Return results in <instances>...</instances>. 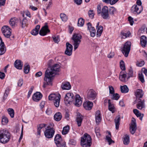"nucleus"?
Masks as SVG:
<instances>
[{
    "instance_id": "1",
    "label": "nucleus",
    "mask_w": 147,
    "mask_h": 147,
    "mask_svg": "<svg viewBox=\"0 0 147 147\" xmlns=\"http://www.w3.org/2000/svg\"><path fill=\"white\" fill-rule=\"evenodd\" d=\"M60 65L57 64H55L51 68L50 70H47L45 71V80H48L50 81V79L48 78H50V77L53 78L57 74V72L59 71Z\"/></svg>"
},
{
    "instance_id": "2",
    "label": "nucleus",
    "mask_w": 147,
    "mask_h": 147,
    "mask_svg": "<svg viewBox=\"0 0 147 147\" xmlns=\"http://www.w3.org/2000/svg\"><path fill=\"white\" fill-rule=\"evenodd\" d=\"M90 136L86 133L81 138V145L83 147H90L92 144Z\"/></svg>"
},
{
    "instance_id": "3",
    "label": "nucleus",
    "mask_w": 147,
    "mask_h": 147,
    "mask_svg": "<svg viewBox=\"0 0 147 147\" xmlns=\"http://www.w3.org/2000/svg\"><path fill=\"white\" fill-rule=\"evenodd\" d=\"M10 137V134L7 130L3 129L0 131V142L1 143H7L9 140Z\"/></svg>"
},
{
    "instance_id": "4",
    "label": "nucleus",
    "mask_w": 147,
    "mask_h": 147,
    "mask_svg": "<svg viewBox=\"0 0 147 147\" xmlns=\"http://www.w3.org/2000/svg\"><path fill=\"white\" fill-rule=\"evenodd\" d=\"M82 36L79 34H74L71 38L73 41V45L74 46V50H76L78 47L81 42V39Z\"/></svg>"
},
{
    "instance_id": "5",
    "label": "nucleus",
    "mask_w": 147,
    "mask_h": 147,
    "mask_svg": "<svg viewBox=\"0 0 147 147\" xmlns=\"http://www.w3.org/2000/svg\"><path fill=\"white\" fill-rule=\"evenodd\" d=\"M61 95L60 94H51L48 97L49 100H53L55 106L58 107L59 105Z\"/></svg>"
},
{
    "instance_id": "6",
    "label": "nucleus",
    "mask_w": 147,
    "mask_h": 147,
    "mask_svg": "<svg viewBox=\"0 0 147 147\" xmlns=\"http://www.w3.org/2000/svg\"><path fill=\"white\" fill-rule=\"evenodd\" d=\"M50 125L48 126L45 131L44 132L45 136L46 138H52L55 133V130L53 128L54 125L53 124H50Z\"/></svg>"
},
{
    "instance_id": "7",
    "label": "nucleus",
    "mask_w": 147,
    "mask_h": 147,
    "mask_svg": "<svg viewBox=\"0 0 147 147\" xmlns=\"http://www.w3.org/2000/svg\"><path fill=\"white\" fill-rule=\"evenodd\" d=\"M75 96L72 93H68L66 94L64 98V101L65 104L68 106L74 101Z\"/></svg>"
},
{
    "instance_id": "8",
    "label": "nucleus",
    "mask_w": 147,
    "mask_h": 147,
    "mask_svg": "<svg viewBox=\"0 0 147 147\" xmlns=\"http://www.w3.org/2000/svg\"><path fill=\"white\" fill-rule=\"evenodd\" d=\"M131 43L130 42H126L124 44L121 51L124 56L127 57L130 50Z\"/></svg>"
},
{
    "instance_id": "9",
    "label": "nucleus",
    "mask_w": 147,
    "mask_h": 147,
    "mask_svg": "<svg viewBox=\"0 0 147 147\" xmlns=\"http://www.w3.org/2000/svg\"><path fill=\"white\" fill-rule=\"evenodd\" d=\"M55 143L58 147H65V143L62 141L61 136L57 134L55 136L54 139Z\"/></svg>"
},
{
    "instance_id": "10",
    "label": "nucleus",
    "mask_w": 147,
    "mask_h": 147,
    "mask_svg": "<svg viewBox=\"0 0 147 147\" xmlns=\"http://www.w3.org/2000/svg\"><path fill=\"white\" fill-rule=\"evenodd\" d=\"M109 10L108 7L106 6L103 7L102 9L101 16L104 19H108L109 18Z\"/></svg>"
},
{
    "instance_id": "11",
    "label": "nucleus",
    "mask_w": 147,
    "mask_h": 147,
    "mask_svg": "<svg viewBox=\"0 0 147 147\" xmlns=\"http://www.w3.org/2000/svg\"><path fill=\"white\" fill-rule=\"evenodd\" d=\"M143 10L142 6H138L137 5H134L131 8V12L134 13H140Z\"/></svg>"
},
{
    "instance_id": "12",
    "label": "nucleus",
    "mask_w": 147,
    "mask_h": 147,
    "mask_svg": "<svg viewBox=\"0 0 147 147\" xmlns=\"http://www.w3.org/2000/svg\"><path fill=\"white\" fill-rule=\"evenodd\" d=\"M66 49L65 52V53L66 55L70 56L72 53L73 46L69 42H67L66 44Z\"/></svg>"
},
{
    "instance_id": "13",
    "label": "nucleus",
    "mask_w": 147,
    "mask_h": 147,
    "mask_svg": "<svg viewBox=\"0 0 147 147\" xmlns=\"http://www.w3.org/2000/svg\"><path fill=\"white\" fill-rule=\"evenodd\" d=\"M96 96L95 92L93 89H90L87 90V97L89 100H94Z\"/></svg>"
},
{
    "instance_id": "14",
    "label": "nucleus",
    "mask_w": 147,
    "mask_h": 147,
    "mask_svg": "<svg viewBox=\"0 0 147 147\" xmlns=\"http://www.w3.org/2000/svg\"><path fill=\"white\" fill-rule=\"evenodd\" d=\"M137 129V126L136 122L135 119L134 118H132L131 123L130 127V130L131 133L132 134H134Z\"/></svg>"
},
{
    "instance_id": "15",
    "label": "nucleus",
    "mask_w": 147,
    "mask_h": 147,
    "mask_svg": "<svg viewBox=\"0 0 147 147\" xmlns=\"http://www.w3.org/2000/svg\"><path fill=\"white\" fill-rule=\"evenodd\" d=\"M45 24L46 25L42 27L40 31L39 34L41 36H45L50 32V30L48 28L47 23H46Z\"/></svg>"
},
{
    "instance_id": "16",
    "label": "nucleus",
    "mask_w": 147,
    "mask_h": 147,
    "mask_svg": "<svg viewBox=\"0 0 147 147\" xmlns=\"http://www.w3.org/2000/svg\"><path fill=\"white\" fill-rule=\"evenodd\" d=\"M93 103L92 102L89 101L84 102L83 106L84 108L87 110H90L93 106Z\"/></svg>"
},
{
    "instance_id": "17",
    "label": "nucleus",
    "mask_w": 147,
    "mask_h": 147,
    "mask_svg": "<svg viewBox=\"0 0 147 147\" xmlns=\"http://www.w3.org/2000/svg\"><path fill=\"white\" fill-rule=\"evenodd\" d=\"M88 26V29L89 30L90 34L91 36L94 37L96 34V30L92 26V25L90 22H88L87 24Z\"/></svg>"
},
{
    "instance_id": "18",
    "label": "nucleus",
    "mask_w": 147,
    "mask_h": 147,
    "mask_svg": "<svg viewBox=\"0 0 147 147\" xmlns=\"http://www.w3.org/2000/svg\"><path fill=\"white\" fill-rule=\"evenodd\" d=\"M74 102V103L76 106L79 107L81 105L82 100L79 95L77 94L75 96V100Z\"/></svg>"
},
{
    "instance_id": "19",
    "label": "nucleus",
    "mask_w": 147,
    "mask_h": 147,
    "mask_svg": "<svg viewBox=\"0 0 147 147\" xmlns=\"http://www.w3.org/2000/svg\"><path fill=\"white\" fill-rule=\"evenodd\" d=\"M61 87L63 90H69L71 89V86L69 82H65L62 83Z\"/></svg>"
},
{
    "instance_id": "20",
    "label": "nucleus",
    "mask_w": 147,
    "mask_h": 147,
    "mask_svg": "<svg viewBox=\"0 0 147 147\" xmlns=\"http://www.w3.org/2000/svg\"><path fill=\"white\" fill-rule=\"evenodd\" d=\"M42 97L41 93L39 92H36L34 93L32 96V99L35 101L38 102L40 100Z\"/></svg>"
},
{
    "instance_id": "21",
    "label": "nucleus",
    "mask_w": 147,
    "mask_h": 147,
    "mask_svg": "<svg viewBox=\"0 0 147 147\" xmlns=\"http://www.w3.org/2000/svg\"><path fill=\"white\" fill-rule=\"evenodd\" d=\"M138 100V103L136 105L137 108L140 110H142L143 108H144L145 107L144 100H142L141 99H139Z\"/></svg>"
},
{
    "instance_id": "22",
    "label": "nucleus",
    "mask_w": 147,
    "mask_h": 147,
    "mask_svg": "<svg viewBox=\"0 0 147 147\" xmlns=\"http://www.w3.org/2000/svg\"><path fill=\"white\" fill-rule=\"evenodd\" d=\"M20 25L22 28L25 27L27 26L28 25V21L27 19L25 18L23 19L22 20L20 19L19 20Z\"/></svg>"
},
{
    "instance_id": "23",
    "label": "nucleus",
    "mask_w": 147,
    "mask_h": 147,
    "mask_svg": "<svg viewBox=\"0 0 147 147\" xmlns=\"http://www.w3.org/2000/svg\"><path fill=\"white\" fill-rule=\"evenodd\" d=\"M127 74L121 72L120 74L119 78L120 80L123 82H126L129 79H127Z\"/></svg>"
},
{
    "instance_id": "24",
    "label": "nucleus",
    "mask_w": 147,
    "mask_h": 147,
    "mask_svg": "<svg viewBox=\"0 0 147 147\" xmlns=\"http://www.w3.org/2000/svg\"><path fill=\"white\" fill-rule=\"evenodd\" d=\"M83 119V116L80 113H78L76 119V121L77 122L78 126L80 127L81 125Z\"/></svg>"
},
{
    "instance_id": "25",
    "label": "nucleus",
    "mask_w": 147,
    "mask_h": 147,
    "mask_svg": "<svg viewBox=\"0 0 147 147\" xmlns=\"http://www.w3.org/2000/svg\"><path fill=\"white\" fill-rule=\"evenodd\" d=\"M135 96L137 98H142L144 94V92L142 89H138L136 90L135 92Z\"/></svg>"
},
{
    "instance_id": "26",
    "label": "nucleus",
    "mask_w": 147,
    "mask_h": 147,
    "mask_svg": "<svg viewBox=\"0 0 147 147\" xmlns=\"http://www.w3.org/2000/svg\"><path fill=\"white\" fill-rule=\"evenodd\" d=\"M101 114L100 111H97L96 112L95 114L96 121L97 124H98L100 122L101 120Z\"/></svg>"
},
{
    "instance_id": "27",
    "label": "nucleus",
    "mask_w": 147,
    "mask_h": 147,
    "mask_svg": "<svg viewBox=\"0 0 147 147\" xmlns=\"http://www.w3.org/2000/svg\"><path fill=\"white\" fill-rule=\"evenodd\" d=\"M147 42V38L144 36H142L140 38V43L142 46L145 47Z\"/></svg>"
},
{
    "instance_id": "28",
    "label": "nucleus",
    "mask_w": 147,
    "mask_h": 147,
    "mask_svg": "<svg viewBox=\"0 0 147 147\" xmlns=\"http://www.w3.org/2000/svg\"><path fill=\"white\" fill-rule=\"evenodd\" d=\"M15 67L17 69H21L22 67L23 64L21 60H16L14 63Z\"/></svg>"
},
{
    "instance_id": "29",
    "label": "nucleus",
    "mask_w": 147,
    "mask_h": 147,
    "mask_svg": "<svg viewBox=\"0 0 147 147\" xmlns=\"http://www.w3.org/2000/svg\"><path fill=\"white\" fill-rule=\"evenodd\" d=\"M121 120V117L120 115L117 116L114 119L115 123V128L116 129H118L120 125V121Z\"/></svg>"
},
{
    "instance_id": "30",
    "label": "nucleus",
    "mask_w": 147,
    "mask_h": 147,
    "mask_svg": "<svg viewBox=\"0 0 147 147\" xmlns=\"http://www.w3.org/2000/svg\"><path fill=\"white\" fill-rule=\"evenodd\" d=\"M48 78L50 79V81L49 80H45V77L44 78V81H45V82L43 83V85L42 86L44 88H45L46 87V86L47 85H52V80L53 79V78H52L51 77H50V78Z\"/></svg>"
},
{
    "instance_id": "31",
    "label": "nucleus",
    "mask_w": 147,
    "mask_h": 147,
    "mask_svg": "<svg viewBox=\"0 0 147 147\" xmlns=\"http://www.w3.org/2000/svg\"><path fill=\"white\" fill-rule=\"evenodd\" d=\"M17 18H11L9 20V24L13 28H14L15 27L17 22Z\"/></svg>"
},
{
    "instance_id": "32",
    "label": "nucleus",
    "mask_w": 147,
    "mask_h": 147,
    "mask_svg": "<svg viewBox=\"0 0 147 147\" xmlns=\"http://www.w3.org/2000/svg\"><path fill=\"white\" fill-rule=\"evenodd\" d=\"M109 10V14L111 16H114L117 13V9L113 7H111Z\"/></svg>"
},
{
    "instance_id": "33",
    "label": "nucleus",
    "mask_w": 147,
    "mask_h": 147,
    "mask_svg": "<svg viewBox=\"0 0 147 147\" xmlns=\"http://www.w3.org/2000/svg\"><path fill=\"white\" fill-rule=\"evenodd\" d=\"M40 28V26L39 25H37L34 29L31 32V34L34 35H36L38 33L39 30Z\"/></svg>"
},
{
    "instance_id": "34",
    "label": "nucleus",
    "mask_w": 147,
    "mask_h": 147,
    "mask_svg": "<svg viewBox=\"0 0 147 147\" xmlns=\"http://www.w3.org/2000/svg\"><path fill=\"white\" fill-rule=\"evenodd\" d=\"M54 119L55 120L57 121H59L62 118V115L61 113L58 112L54 115Z\"/></svg>"
},
{
    "instance_id": "35",
    "label": "nucleus",
    "mask_w": 147,
    "mask_h": 147,
    "mask_svg": "<svg viewBox=\"0 0 147 147\" xmlns=\"http://www.w3.org/2000/svg\"><path fill=\"white\" fill-rule=\"evenodd\" d=\"M103 27L101 26H98L96 32L97 36L98 37H100L101 35Z\"/></svg>"
},
{
    "instance_id": "36",
    "label": "nucleus",
    "mask_w": 147,
    "mask_h": 147,
    "mask_svg": "<svg viewBox=\"0 0 147 147\" xmlns=\"http://www.w3.org/2000/svg\"><path fill=\"white\" fill-rule=\"evenodd\" d=\"M9 91L10 89L8 88H7L5 90V92L4 94V95L2 100L3 102H4L5 100L7 99V98L9 94Z\"/></svg>"
},
{
    "instance_id": "37",
    "label": "nucleus",
    "mask_w": 147,
    "mask_h": 147,
    "mask_svg": "<svg viewBox=\"0 0 147 147\" xmlns=\"http://www.w3.org/2000/svg\"><path fill=\"white\" fill-rule=\"evenodd\" d=\"M110 100H108L109 109L112 113H114L115 111V107L113 104H112L110 102Z\"/></svg>"
},
{
    "instance_id": "38",
    "label": "nucleus",
    "mask_w": 147,
    "mask_h": 147,
    "mask_svg": "<svg viewBox=\"0 0 147 147\" xmlns=\"http://www.w3.org/2000/svg\"><path fill=\"white\" fill-rule=\"evenodd\" d=\"M45 125L44 124H41L37 126V134L40 136L41 133V129L45 126Z\"/></svg>"
},
{
    "instance_id": "39",
    "label": "nucleus",
    "mask_w": 147,
    "mask_h": 147,
    "mask_svg": "<svg viewBox=\"0 0 147 147\" xmlns=\"http://www.w3.org/2000/svg\"><path fill=\"white\" fill-rule=\"evenodd\" d=\"M120 88L121 92L122 93H126L129 91V89L126 85H124L123 86H121Z\"/></svg>"
},
{
    "instance_id": "40",
    "label": "nucleus",
    "mask_w": 147,
    "mask_h": 147,
    "mask_svg": "<svg viewBox=\"0 0 147 147\" xmlns=\"http://www.w3.org/2000/svg\"><path fill=\"white\" fill-rule=\"evenodd\" d=\"M129 136L127 135H126L124 137V140H123V143L125 145H127L129 144Z\"/></svg>"
},
{
    "instance_id": "41",
    "label": "nucleus",
    "mask_w": 147,
    "mask_h": 147,
    "mask_svg": "<svg viewBox=\"0 0 147 147\" xmlns=\"http://www.w3.org/2000/svg\"><path fill=\"white\" fill-rule=\"evenodd\" d=\"M69 126L67 125L64 127L62 132V134L63 135L66 134L69 131Z\"/></svg>"
},
{
    "instance_id": "42",
    "label": "nucleus",
    "mask_w": 147,
    "mask_h": 147,
    "mask_svg": "<svg viewBox=\"0 0 147 147\" xmlns=\"http://www.w3.org/2000/svg\"><path fill=\"white\" fill-rule=\"evenodd\" d=\"M84 20L82 18H80L78 20V26H82L84 24Z\"/></svg>"
},
{
    "instance_id": "43",
    "label": "nucleus",
    "mask_w": 147,
    "mask_h": 147,
    "mask_svg": "<svg viewBox=\"0 0 147 147\" xmlns=\"http://www.w3.org/2000/svg\"><path fill=\"white\" fill-rule=\"evenodd\" d=\"M111 96H112L111 99H112L116 100H118L120 97L119 95L117 93H114L111 95Z\"/></svg>"
},
{
    "instance_id": "44",
    "label": "nucleus",
    "mask_w": 147,
    "mask_h": 147,
    "mask_svg": "<svg viewBox=\"0 0 147 147\" xmlns=\"http://www.w3.org/2000/svg\"><path fill=\"white\" fill-rule=\"evenodd\" d=\"M8 114L11 117L13 118L14 117V112L13 110L12 109L9 108L7 110Z\"/></svg>"
},
{
    "instance_id": "45",
    "label": "nucleus",
    "mask_w": 147,
    "mask_h": 147,
    "mask_svg": "<svg viewBox=\"0 0 147 147\" xmlns=\"http://www.w3.org/2000/svg\"><path fill=\"white\" fill-rule=\"evenodd\" d=\"M60 16L63 21L66 22L67 20V16L64 13H61L60 15Z\"/></svg>"
},
{
    "instance_id": "46",
    "label": "nucleus",
    "mask_w": 147,
    "mask_h": 147,
    "mask_svg": "<svg viewBox=\"0 0 147 147\" xmlns=\"http://www.w3.org/2000/svg\"><path fill=\"white\" fill-rule=\"evenodd\" d=\"M30 66L29 65H25L24 68V72L26 74L28 73L30 70Z\"/></svg>"
},
{
    "instance_id": "47",
    "label": "nucleus",
    "mask_w": 147,
    "mask_h": 147,
    "mask_svg": "<svg viewBox=\"0 0 147 147\" xmlns=\"http://www.w3.org/2000/svg\"><path fill=\"white\" fill-rule=\"evenodd\" d=\"M4 36L5 37L7 38H9L10 36L11 35V32L10 30H9L7 32H3Z\"/></svg>"
},
{
    "instance_id": "48",
    "label": "nucleus",
    "mask_w": 147,
    "mask_h": 147,
    "mask_svg": "<svg viewBox=\"0 0 147 147\" xmlns=\"http://www.w3.org/2000/svg\"><path fill=\"white\" fill-rule=\"evenodd\" d=\"M111 136L107 135L106 136V140L109 143V144L110 145L112 143L114 142V141H113L111 138Z\"/></svg>"
},
{
    "instance_id": "49",
    "label": "nucleus",
    "mask_w": 147,
    "mask_h": 147,
    "mask_svg": "<svg viewBox=\"0 0 147 147\" xmlns=\"http://www.w3.org/2000/svg\"><path fill=\"white\" fill-rule=\"evenodd\" d=\"M8 119L5 116H3L2 119V123L3 125H5L8 122Z\"/></svg>"
},
{
    "instance_id": "50",
    "label": "nucleus",
    "mask_w": 147,
    "mask_h": 147,
    "mask_svg": "<svg viewBox=\"0 0 147 147\" xmlns=\"http://www.w3.org/2000/svg\"><path fill=\"white\" fill-rule=\"evenodd\" d=\"M9 30H11V29L9 28V27L7 26H3L1 29V30L3 32H7Z\"/></svg>"
},
{
    "instance_id": "51",
    "label": "nucleus",
    "mask_w": 147,
    "mask_h": 147,
    "mask_svg": "<svg viewBox=\"0 0 147 147\" xmlns=\"http://www.w3.org/2000/svg\"><path fill=\"white\" fill-rule=\"evenodd\" d=\"M5 47L4 46H1L0 48V55H3L5 53Z\"/></svg>"
},
{
    "instance_id": "52",
    "label": "nucleus",
    "mask_w": 147,
    "mask_h": 147,
    "mask_svg": "<svg viewBox=\"0 0 147 147\" xmlns=\"http://www.w3.org/2000/svg\"><path fill=\"white\" fill-rule=\"evenodd\" d=\"M120 67L121 69L123 70H125V66L123 61H121L120 62Z\"/></svg>"
},
{
    "instance_id": "53",
    "label": "nucleus",
    "mask_w": 147,
    "mask_h": 147,
    "mask_svg": "<svg viewBox=\"0 0 147 147\" xmlns=\"http://www.w3.org/2000/svg\"><path fill=\"white\" fill-rule=\"evenodd\" d=\"M88 15L90 18L93 19L94 18V13L93 10H90L88 12Z\"/></svg>"
},
{
    "instance_id": "54",
    "label": "nucleus",
    "mask_w": 147,
    "mask_h": 147,
    "mask_svg": "<svg viewBox=\"0 0 147 147\" xmlns=\"http://www.w3.org/2000/svg\"><path fill=\"white\" fill-rule=\"evenodd\" d=\"M133 71L131 69H130L129 70V72L127 74L128 76H127V79H129L130 77H131L133 76Z\"/></svg>"
},
{
    "instance_id": "55",
    "label": "nucleus",
    "mask_w": 147,
    "mask_h": 147,
    "mask_svg": "<svg viewBox=\"0 0 147 147\" xmlns=\"http://www.w3.org/2000/svg\"><path fill=\"white\" fill-rule=\"evenodd\" d=\"M139 78L142 82L144 83V76L142 73L139 74Z\"/></svg>"
},
{
    "instance_id": "56",
    "label": "nucleus",
    "mask_w": 147,
    "mask_h": 147,
    "mask_svg": "<svg viewBox=\"0 0 147 147\" xmlns=\"http://www.w3.org/2000/svg\"><path fill=\"white\" fill-rule=\"evenodd\" d=\"M52 38L53 41L55 43H58L60 41V39L58 36H53Z\"/></svg>"
},
{
    "instance_id": "57",
    "label": "nucleus",
    "mask_w": 147,
    "mask_h": 147,
    "mask_svg": "<svg viewBox=\"0 0 147 147\" xmlns=\"http://www.w3.org/2000/svg\"><path fill=\"white\" fill-rule=\"evenodd\" d=\"M95 132L96 133V136L99 137L100 136V129L98 127H96L95 128Z\"/></svg>"
},
{
    "instance_id": "58",
    "label": "nucleus",
    "mask_w": 147,
    "mask_h": 147,
    "mask_svg": "<svg viewBox=\"0 0 147 147\" xmlns=\"http://www.w3.org/2000/svg\"><path fill=\"white\" fill-rule=\"evenodd\" d=\"M109 90L110 94L111 95L115 93V91L113 88L111 86H109Z\"/></svg>"
},
{
    "instance_id": "59",
    "label": "nucleus",
    "mask_w": 147,
    "mask_h": 147,
    "mask_svg": "<svg viewBox=\"0 0 147 147\" xmlns=\"http://www.w3.org/2000/svg\"><path fill=\"white\" fill-rule=\"evenodd\" d=\"M128 20L131 25H133L134 22L133 18L131 16H129L128 18Z\"/></svg>"
},
{
    "instance_id": "60",
    "label": "nucleus",
    "mask_w": 147,
    "mask_h": 147,
    "mask_svg": "<svg viewBox=\"0 0 147 147\" xmlns=\"http://www.w3.org/2000/svg\"><path fill=\"white\" fill-rule=\"evenodd\" d=\"M74 2L78 5H80L82 3V0H73Z\"/></svg>"
},
{
    "instance_id": "61",
    "label": "nucleus",
    "mask_w": 147,
    "mask_h": 147,
    "mask_svg": "<svg viewBox=\"0 0 147 147\" xmlns=\"http://www.w3.org/2000/svg\"><path fill=\"white\" fill-rule=\"evenodd\" d=\"M23 84V79H20L18 82V86H22Z\"/></svg>"
},
{
    "instance_id": "62",
    "label": "nucleus",
    "mask_w": 147,
    "mask_h": 147,
    "mask_svg": "<svg viewBox=\"0 0 147 147\" xmlns=\"http://www.w3.org/2000/svg\"><path fill=\"white\" fill-rule=\"evenodd\" d=\"M101 7L100 5H98L97 7V10L98 14H100L101 13Z\"/></svg>"
},
{
    "instance_id": "63",
    "label": "nucleus",
    "mask_w": 147,
    "mask_h": 147,
    "mask_svg": "<svg viewBox=\"0 0 147 147\" xmlns=\"http://www.w3.org/2000/svg\"><path fill=\"white\" fill-rule=\"evenodd\" d=\"M46 113L48 115H51L52 113V111L51 109L47 108L46 111Z\"/></svg>"
},
{
    "instance_id": "64",
    "label": "nucleus",
    "mask_w": 147,
    "mask_h": 147,
    "mask_svg": "<svg viewBox=\"0 0 147 147\" xmlns=\"http://www.w3.org/2000/svg\"><path fill=\"white\" fill-rule=\"evenodd\" d=\"M69 143L73 145H75L76 144V141L74 140L71 139L70 140Z\"/></svg>"
}]
</instances>
